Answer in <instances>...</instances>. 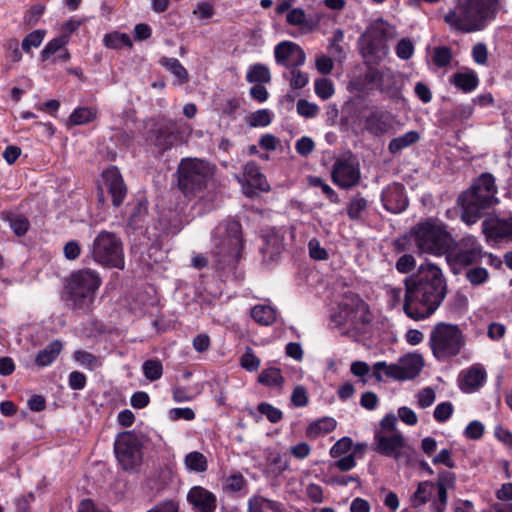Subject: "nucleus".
Here are the masks:
<instances>
[{
  "mask_svg": "<svg viewBox=\"0 0 512 512\" xmlns=\"http://www.w3.org/2000/svg\"><path fill=\"white\" fill-rule=\"evenodd\" d=\"M247 486V481L240 472H236L228 476L226 479L224 490L226 492H240Z\"/></svg>",
  "mask_w": 512,
  "mask_h": 512,
  "instance_id": "55",
  "label": "nucleus"
},
{
  "mask_svg": "<svg viewBox=\"0 0 512 512\" xmlns=\"http://www.w3.org/2000/svg\"><path fill=\"white\" fill-rule=\"evenodd\" d=\"M98 110L95 107L79 106L75 108L68 118V127L80 126L97 119Z\"/></svg>",
  "mask_w": 512,
  "mask_h": 512,
  "instance_id": "32",
  "label": "nucleus"
},
{
  "mask_svg": "<svg viewBox=\"0 0 512 512\" xmlns=\"http://www.w3.org/2000/svg\"><path fill=\"white\" fill-rule=\"evenodd\" d=\"M484 251L478 240L472 236L467 235L463 237L453 248H450V261L453 260L456 264L468 266L478 262L483 258Z\"/></svg>",
  "mask_w": 512,
  "mask_h": 512,
  "instance_id": "15",
  "label": "nucleus"
},
{
  "mask_svg": "<svg viewBox=\"0 0 512 512\" xmlns=\"http://www.w3.org/2000/svg\"><path fill=\"white\" fill-rule=\"evenodd\" d=\"M501 10V0H457L450 25L462 33L486 29Z\"/></svg>",
  "mask_w": 512,
  "mask_h": 512,
  "instance_id": "4",
  "label": "nucleus"
},
{
  "mask_svg": "<svg viewBox=\"0 0 512 512\" xmlns=\"http://www.w3.org/2000/svg\"><path fill=\"white\" fill-rule=\"evenodd\" d=\"M146 141L153 145L160 154L171 150L184 142L180 125L169 118L161 117L150 120L147 126Z\"/></svg>",
  "mask_w": 512,
  "mask_h": 512,
  "instance_id": "8",
  "label": "nucleus"
},
{
  "mask_svg": "<svg viewBox=\"0 0 512 512\" xmlns=\"http://www.w3.org/2000/svg\"><path fill=\"white\" fill-rule=\"evenodd\" d=\"M392 245L396 253L416 251L414 236L412 235V227L404 235L396 238Z\"/></svg>",
  "mask_w": 512,
  "mask_h": 512,
  "instance_id": "48",
  "label": "nucleus"
},
{
  "mask_svg": "<svg viewBox=\"0 0 512 512\" xmlns=\"http://www.w3.org/2000/svg\"><path fill=\"white\" fill-rule=\"evenodd\" d=\"M4 55L8 62L5 64V70H10L12 64L19 63L22 60L20 43L16 38H9L3 43Z\"/></svg>",
  "mask_w": 512,
  "mask_h": 512,
  "instance_id": "36",
  "label": "nucleus"
},
{
  "mask_svg": "<svg viewBox=\"0 0 512 512\" xmlns=\"http://www.w3.org/2000/svg\"><path fill=\"white\" fill-rule=\"evenodd\" d=\"M419 140V134L416 131H409L399 137L393 138L388 145L389 152L396 154L401 150L415 144Z\"/></svg>",
  "mask_w": 512,
  "mask_h": 512,
  "instance_id": "42",
  "label": "nucleus"
},
{
  "mask_svg": "<svg viewBox=\"0 0 512 512\" xmlns=\"http://www.w3.org/2000/svg\"><path fill=\"white\" fill-rule=\"evenodd\" d=\"M447 486L448 472L445 471L439 473L436 483L431 481L420 482L416 491L411 496L412 506L418 508L437 495L439 503L435 504V509L437 512H444L447 499Z\"/></svg>",
  "mask_w": 512,
  "mask_h": 512,
  "instance_id": "12",
  "label": "nucleus"
},
{
  "mask_svg": "<svg viewBox=\"0 0 512 512\" xmlns=\"http://www.w3.org/2000/svg\"><path fill=\"white\" fill-rule=\"evenodd\" d=\"M101 284L102 279L94 270L85 268L74 271L65 281L63 298L73 311L88 313Z\"/></svg>",
  "mask_w": 512,
  "mask_h": 512,
  "instance_id": "5",
  "label": "nucleus"
},
{
  "mask_svg": "<svg viewBox=\"0 0 512 512\" xmlns=\"http://www.w3.org/2000/svg\"><path fill=\"white\" fill-rule=\"evenodd\" d=\"M381 202L384 209L390 213L399 214L405 211L409 201L404 185L392 183L385 187L381 193Z\"/></svg>",
  "mask_w": 512,
  "mask_h": 512,
  "instance_id": "18",
  "label": "nucleus"
},
{
  "mask_svg": "<svg viewBox=\"0 0 512 512\" xmlns=\"http://www.w3.org/2000/svg\"><path fill=\"white\" fill-rule=\"evenodd\" d=\"M395 52L398 58L408 60L414 53L413 42L409 38H402L395 47Z\"/></svg>",
  "mask_w": 512,
  "mask_h": 512,
  "instance_id": "60",
  "label": "nucleus"
},
{
  "mask_svg": "<svg viewBox=\"0 0 512 512\" xmlns=\"http://www.w3.org/2000/svg\"><path fill=\"white\" fill-rule=\"evenodd\" d=\"M148 217V201L146 198L141 197L137 199L133 205L131 213L127 220V226L132 230L142 229Z\"/></svg>",
  "mask_w": 512,
  "mask_h": 512,
  "instance_id": "30",
  "label": "nucleus"
},
{
  "mask_svg": "<svg viewBox=\"0 0 512 512\" xmlns=\"http://www.w3.org/2000/svg\"><path fill=\"white\" fill-rule=\"evenodd\" d=\"M184 463L188 470L197 473L205 472L208 468L206 456L198 451L188 453L185 456Z\"/></svg>",
  "mask_w": 512,
  "mask_h": 512,
  "instance_id": "45",
  "label": "nucleus"
},
{
  "mask_svg": "<svg viewBox=\"0 0 512 512\" xmlns=\"http://www.w3.org/2000/svg\"><path fill=\"white\" fill-rule=\"evenodd\" d=\"M399 363L404 380L416 378L424 366L423 357L416 353L403 356Z\"/></svg>",
  "mask_w": 512,
  "mask_h": 512,
  "instance_id": "31",
  "label": "nucleus"
},
{
  "mask_svg": "<svg viewBox=\"0 0 512 512\" xmlns=\"http://www.w3.org/2000/svg\"><path fill=\"white\" fill-rule=\"evenodd\" d=\"M471 56L477 65L485 66L488 62V48L483 42H478L473 45Z\"/></svg>",
  "mask_w": 512,
  "mask_h": 512,
  "instance_id": "59",
  "label": "nucleus"
},
{
  "mask_svg": "<svg viewBox=\"0 0 512 512\" xmlns=\"http://www.w3.org/2000/svg\"><path fill=\"white\" fill-rule=\"evenodd\" d=\"M308 184L312 187L320 188L323 194L329 199L330 202L334 204L340 203L339 195L321 177L309 176Z\"/></svg>",
  "mask_w": 512,
  "mask_h": 512,
  "instance_id": "47",
  "label": "nucleus"
},
{
  "mask_svg": "<svg viewBox=\"0 0 512 512\" xmlns=\"http://www.w3.org/2000/svg\"><path fill=\"white\" fill-rule=\"evenodd\" d=\"M45 37L44 30H34L24 37L21 43L22 51L30 53L32 48H37L41 45Z\"/></svg>",
  "mask_w": 512,
  "mask_h": 512,
  "instance_id": "52",
  "label": "nucleus"
},
{
  "mask_svg": "<svg viewBox=\"0 0 512 512\" xmlns=\"http://www.w3.org/2000/svg\"><path fill=\"white\" fill-rule=\"evenodd\" d=\"M416 266V260L411 254L402 255L396 262V269L402 274L410 273Z\"/></svg>",
  "mask_w": 512,
  "mask_h": 512,
  "instance_id": "64",
  "label": "nucleus"
},
{
  "mask_svg": "<svg viewBox=\"0 0 512 512\" xmlns=\"http://www.w3.org/2000/svg\"><path fill=\"white\" fill-rule=\"evenodd\" d=\"M248 83L260 84L269 83L271 81V73L269 68L261 63L250 65L246 73Z\"/></svg>",
  "mask_w": 512,
  "mask_h": 512,
  "instance_id": "39",
  "label": "nucleus"
},
{
  "mask_svg": "<svg viewBox=\"0 0 512 512\" xmlns=\"http://www.w3.org/2000/svg\"><path fill=\"white\" fill-rule=\"evenodd\" d=\"M260 414L266 416L271 423H278L283 419V412L268 402H261L257 406Z\"/></svg>",
  "mask_w": 512,
  "mask_h": 512,
  "instance_id": "54",
  "label": "nucleus"
},
{
  "mask_svg": "<svg viewBox=\"0 0 512 512\" xmlns=\"http://www.w3.org/2000/svg\"><path fill=\"white\" fill-rule=\"evenodd\" d=\"M7 221L9 222L11 230L18 237L24 236L30 228L29 220L23 215L9 216Z\"/></svg>",
  "mask_w": 512,
  "mask_h": 512,
  "instance_id": "49",
  "label": "nucleus"
},
{
  "mask_svg": "<svg viewBox=\"0 0 512 512\" xmlns=\"http://www.w3.org/2000/svg\"><path fill=\"white\" fill-rule=\"evenodd\" d=\"M309 255L313 260L322 261L329 257L325 248L321 247L320 242L313 238L308 242Z\"/></svg>",
  "mask_w": 512,
  "mask_h": 512,
  "instance_id": "62",
  "label": "nucleus"
},
{
  "mask_svg": "<svg viewBox=\"0 0 512 512\" xmlns=\"http://www.w3.org/2000/svg\"><path fill=\"white\" fill-rule=\"evenodd\" d=\"M337 422L332 417H323L312 423L307 427L306 433L310 438H316L320 435H325L335 430Z\"/></svg>",
  "mask_w": 512,
  "mask_h": 512,
  "instance_id": "35",
  "label": "nucleus"
},
{
  "mask_svg": "<svg viewBox=\"0 0 512 512\" xmlns=\"http://www.w3.org/2000/svg\"><path fill=\"white\" fill-rule=\"evenodd\" d=\"M319 16L307 17L302 8H293L286 15V21L289 25L299 26L305 32H313L319 27Z\"/></svg>",
  "mask_w": 512,
  "mask_h": 512,
  "instance_id": "27",
  "label": "nucleus"
},
{
  "mask_svg": "<svg viewBox=\"0 0 512 512\" xmlns=\"http://www.w3.org/2000/svg\"><path fill=\"white\" fill-rule=\"evenodd\" d=\"M101 179L102 184L97 187V202L101 206L105 205L104 191H106L114 208L122 206L127 197L128 188L118 167L111 165L105 168L101 173Z\"/></svg>",
  "mask_w": 512,
  "mask_h": 512,
  "instance_id": "11",
  "label": "nucleus"
},
{
  "mask_svg": "<svg viewBox=\"0 0 512 512\" xmlns=\"http://www.w3.org/2000/svg\"><path fill=\"white\" fill-rule=\"evenodd\" d=\"M74 359L80 365L85 367L88 370H95L97 367L101 366V362L97 356L94 354L87 352L85 350H78L74 353Z\"/></svg>",
  "mask_w": 512,
  "mask_h": 512,
  "instance_id": "50",
  "label": "nucleus"
},
{
  "mask_svg": "<svg viewBox=\"0 0 512 512\" xmlns=\"http://www.w3.org/2000/svg\"><path fill=\"white\" fill-rule=\"evenodd\" d=\"M62 350V344L58 340L50 342L44 349L39 350L36 357L35 363L39 367H46L51 365L59 356Z\"/></svg>",
  "mask_w": 512,
  "mask_h": 512,
  "instance_id": "33",
  "label": "nucleus"
},
{
  "mask_svg": "<svg viewBox=\"0 0 512 512\" xmlns=\"http://www.w3.org/2000/svg\"><path fill=\"white\" fill-rule=\"evenodd\" d=\"M404 285L403 310L415 321L431 316L446 294L442 270L430 262L421 264L416 273L406 277Z\"/></svg>",
  "mask_w": 512,
  "mask_h": 512,
  "instance_id": "1",
  "label": "nucleus"
},
{
  "mask_svg": "<svg viewBox=\"0 0 512 512\" xmlns=\"http://www.w3.org/2000/svg\"><path fill=\"white\" fill-rule=\"evenodd\" d=\"M332 322L336 324V326L343 328L346 332H355L358 333L362 331L365 325H367L370 320L368 319L366 313L359 314V310L357 308L349 307L348 305H340L339 311L332 315Z\"/></svg>",
  "mask_w": 512,
  "mask_h": 512,
  "instance_id": "17",
  "label": "nucleus"
},
{
  "mask_svg": "<svg viewBox=\"0 0 512 512\" xmlns=\"http://www.w3.org/2000/svg\"><path fill=\"white\" fill-rule=\"evenodd\" d=\"M365 64L367 65V69L359 79L362 84V89L372 90L376 88L381 92H390V82L393 79L392 73L389 71H380L370 65V62Z\"/></svg>",
  "mask_w": 512,
  "mask_h": 512,
  "instance_id": "21",
  "label": "nucleus"
},
{
  "mask_svg": "<svg viewBox=\"0 0 512 512\" xmlns=\"http://www.w3.org/2000/svg\"><path fill=\"white\" fill-rule=\"evenodd\" d=\"M375 450L387 457H393L399 459L401 455V449L404 447V437L400 432H396L392 435L386 436L380 433L375 434Z\"/></svg>",
  "mask_w": 512,
  "mask_h": 512,
  "instance_id": "23",
  "label": "nucleus"
},
{
  "mask_svg": "<svg viewBox=\"0 0 512 512\" xmlns=\"http://www.w3.org/2000/svg\"><path fill=\"white\" fill-rule=\"evenodd\" d=\"M178 186L185 193L204 189L212 174L210 164L198 158L181 159L178 170Z\"/></svg>",
  "mask_w": 512,
  "mask_h": 512,
  "instance_id": "9",
  "label": "nucleus"
},
{
  "mask_svg": "<svg viewBox=\"0 0 512 512\" xmlns=\"http://www.w3.org/2000/svg\"><path fill=\"white\" fill-rule=\"evenodd\" d=\"M258 382L267 387L281 388L284 383V377L279 368L270 367L262 370L258 376Z\"/></svg>",
  "mask_w": 512,
  "mask_h": 512,
  "instance_id": "41",
  "label": "nucleus"
},
{
  "mask_svg": "<svg viewBox=\"0 0 512 512\" xmlns=\"http://www.w3.org/2000/svg\"><path fill=\"white\" fill-rule=\"evenodd\" d=\"M466 278L472 285H482L489 279V273L484 267H474L467 270Z\"/></svg>",
  "mask_w": 512,
  "mask_h": 512,
  "instance_id": "57",
  "label": "nucleus"
},
{
  "mask_svg": "<svg viewBox=\"0 0 512 512\" xmlns=\"http://www.w3.org/2000/svg\"><path fill=\"white\" fill-rule=\"evenodd\" d=\"M364 129L375 137L383 136L393 129V116L388 111L373 107L364 119Z\"/></svg>",
  "mask_w": 512,
  "mask_h": 512,
  "instance_id": "19",
  "label": "nucleus"
},
{
  "mask_svg": "<svg viewBox=\"0 0 512 512\" xmlns=\"http://www.w3.org/2000/svg\"><path fill=\"white\" fill-rule=\"evenodd\" d=\"M103 42L107 48L116 50L124 47L131 48L133 45L128 34L117 31L105 34Z\"/></svg>",
  "mask_w": 512,
  "mask_h": 512,
  "instance_id": "44",
  "label": "nucleus"
},
{
  "mask_svg": "<svg viewBox=\"0 0 512 512\" xmlns=\"http://www.w3.org/2000/svg\"><path fill=\"white\" fill-rule=\"evenodd\" d=\"M353 446V441L349 437L339 439L330 449V455L333 458H339L348 453Z\"/></svg>",
  "mask_w": 512,
  "mask_h": 512,
  "instance_id": "61",
  "label": "nucleus"
},
{
  "mask_svg": "<svg viewBox=\"0 0 512 512\" xmlns=\"http://www.w3.org/2000/svg\"><path fill=\"white\" fill-rule=\"evenodd\" d=\"M243 175L247 180V186L244 187L245 195L252 197L250 188L257 189L263 192H267L270 189V185L263 173H261L258 164L255 161H249L244 165Z\"/></svg>",
  "mask_w": 512,
  "mask_h": 512,
  "instance_id": "25",
  "label": "nucleus"
},
{
  "mask_svg": "<svg viewBox=\"0 0 512 512\" xmlns=\"http://www.w3.org/2000/svg\"><path fill=\"white\" fill-rule=\"evenodd\" d=\"M286 512L282 502L255 494L247 501V512Z\"/></svg>",
  "mask_w": 512,
  "mask_h": 512,
  "instance_id": "28",
  "label": "nucleus"
},
{
  "mask_svg": "<svg viewBox=\"0 0 512 512\" xmlns=\"http://www.w3.org/2000/svg\"><path fill=\"white\" fill-rule=\"evenodd\" d=\"M284 250V241L281 236L276 233L266 234L263 237V246L260 252L263 261L270 263L276 261Z\"/></svg>",
  "mask_w": 512,
  "mask_h": 512,
  "instance_id": "26",
  "label": "nucleus"
},
{
  "mask_svg": "<svg viewBox=\"0 0 512 512\" xmlns=\"http://www.w3.org/2000/svg\"><path fill=\"white\" fill-rule=\"evenodd\" d=\"M360 54L368 62H380L387 54L386 31L379 26H370L359 39Z\"/></svg>",
  "mask_w": 512,
  "mask_h": 512,
  "instance_id": "13",
  "label": "nucleus"
},
{
  "mask_svg": "<svg viewBox=\"0 0 512 512\" xmlns=\"http://www.w3.org/2000/svg\"><path fill=\"white\" fill-rule=\"evenodd\" d=\"M261 360L255 355L251 347H247L240 357V366L248 372H255L259 369Z\"/></svg>",
  "mask_w": 512,
  "mask_h": 512,
  "instance_id": "51",
  "label": "nucleus"
},
{
  "mask_svg": "<svg viewBox=\"0 0 512 512\" xmlns=\"http://www.w3.org/2000/svg\"><path fill=\"white\" fill-rule=\"evenodd\" d=\"M453 83L464 93H470L478 87L479 77L473 69L463 68L453 75Z\"/></svg>",
  "mask_w": 512,
  "mask_h": 512,
  "instance_id": "29",
  "label": "nucleus"
},
{
  "mask_svg": "<svg viewBox=\"0 0 512 512\" xmlns=\"http://www.w3.org/2000/svg\"><path fill=\"white\" fill-rule=\"evenodd\" d=\"M298 44L291 41H282L274 48V57L278 65L287 67L289 59L297 51Z\"/></svg>",
  "mask_w": 512,
  "mask_h": 512,
  "instance_id": "38",
  "label": "nucleus"
},
{
  "mask_svg": "<svg viewBox=\"0 0 512 512\" xmlns=\"http://www.w3.org/2000/svg\"><path fill=\"white\" fill-rule=\"evenodd\" d=\"M91 254L93 260L105 268L123 270L125 267L123 242L114 232H99L93 240Z\"/></svg>",
  "mask_w": 512,
  "mask_h": 512,
  "instance_id": "7",
  "label": "nucleus"
},
{
  "mask_svg": "<svg viewBox=\"0 0 512 512\" xmlns=\"http://www.w3.org/2000/svg\"><path fill=\"white\" fill-rule=\"evenodd\" d=\"M487 370L481 363H474L460 371L457 384L464 393H475L485 386Z\"/></svg>",
  "mask_w": 512,
  "mask_h": 512,
  "instance_id": "16",
  "label": "nucleus"
},
{
  "mask_svg": "<svg viewBox=\"0 0 512 512\" xmlns=\"http://www.w3.org/2000/svg\"><path fill=\"white\" fill-rule=\"evenodd\" d=\"M142 372L146 379L151 382L159 380L163 375L162 362L157 359H148L142 365Z\"/></svg>",
  "mask_w": 512,
  "mask_h": 512,
  "instance_id": "46",
  "label": "nucleus"
},
{
  "mask_svg": "<svg viewBox=\"0 0 512 512\" xmlns=\"http://www.w3.org/2000/svg\"><path fill=\"white\" fill-rule=\"evenodd\" d=\"M114 453L125 471L137 469L142 463V443L134 431L120 432L114 442Z\"/></svg>",
  "mask_w": 512,
  "mask_h": 512,
  "instance_id": "10",
  "label": "nucleus"
},
{
  "mask_svg": "<svg viewBox=\"0 0 512 512\" xmlns=\"http://www.w3.org/2000/svg\"><path fill=\"white\" fill-rule=\"evenodd\" d=\"M66 44V40L63 36L56 37L50 40L40 53L42 61H46L58 50H60Z\"/></svg>",
  "mask_w": 512,
  "mask_h": 512,
  "instance_id": "58",
  "label": "nucleus"
},
{
  "mask_svg": "<svg viewBox=\"0 0 512 512\" xmlns=\"http://www.w3.org/2000/svg\"><path fill=\"white\" fill-rule=\"evenodd\" d=\"M331 179L341 189L355 187L361 179L359 165L350 158H338L333 164Z\"/></svg>",
  "mask_w": 512,
  "mask_h": 512,
  "instance_id": "14",
  "label": "nucleus"
},
{
  "mask_svg": "<svg viewBox=\"0 0 512 512\" xmlns=\"http://www.w3.org/2000/svg\"><path fill=\"white\" fill-rule=\"evenodd\" d=\"M430 347L439 361H448V323L441 322L430 334Z\"/></svg>",
  "mask_w": 512,
  "mask_h": 512,
  "instance_id": "24",
  "label": "nucleus"
},
{
  "mask_svg": "<svg viewBox=\"0 0 512 512\" xmlns=\"http://www.w3.org/2000/svg\"><path fill=\"white\" fill-rule=\"evenodd\" d=\"M272 116L270 110L259 109L251 114L248 124L251 127H267L272 122Z\"/></svg>",
  "mask_w": 512,
  "mask_h": 512,
  "instance_id": "53",
  "label": "nucleus"
},
{
  "mask_svg": "<svg viewBox=\"0 0 512 512\" xmlns=\"http://www.w3.org/2000/svg\"><path fill=\"white\" fill-rule=\"evenodd\" d=\"M315 149V142L311 137L302 136L300 139L296 141L295 150L296 152L303 157L311 154Z\"/></svg>",
  "mask_w": 512,
  "mask_h": 512,
  "instance_id": "63",
  "label": "nucleus"
},
{
  "mask_svg": "<svg viewBox=\"0 0 512 512\" xmlns=\"http://www.w3.org/2000/svg\"><path fill=\"white\" fill-rule=\"evenodd\" d=\"M412 235L418 255H445L448 261V230L446 225L430 217L412 227Z\"/></svg>",
  "mask_w": 512,
  "mask_h": 512,
  "instance_id": "6",
  "label": "nucleus"
},
{
  "mask_svg": "<svg viewBox=\"0 0 512 512\" xmlns=\"http://www.w3.org/2000/svg\"><path fill=\"white\" fill-rule=\"evenodd\" d=\"M159 63L161 66L169 70L178 79L180 84H184L188 81V72L177 58L162 57L159 60Z\"/></svg>",
  "mask_w": 512,
  "mask_h": 512,
  "instance_id": "37",
  "label": "nucleus"
},
{
  "mask_svg": "<svg viewBox=\"0 0 512 512\" xmlns=\"http://www.w3.org/2000/svg\"><path fill=\"white\" fill-rule=\"evenodd\" d=\"M187 501L194 512H215L217 508L216 495L202 486H193L187 493Z\"/></svg>",
  "mask_w": 512,
  "mask_h": 512,
  "instance_id": "20",
  "label": "nucleus"
},
{
  "mask_svg": "<svg viewBox=\"0 0 512 512\" xmlns=\"http://www.w3.org/2000/svg\"><path fill=\"white\" fill-rule=\"evenodd\" d=\"M482 233L486 241L502 240L512 237V219H501L497 216H489L482 222Z\"/></svg>",
  "mask_w": 512,
  "mask_h": 512,
  "instance_id": "22",
  "label": "nucleus"
},
{
  "mask_svg": "<svg viewBox=\"0 0 512 512\" xmlns=\"http://www.w3.org/2000/svg\"><path fill=\"white\" fill-rule=\"evenodd\" d=\"M495 178L490 173H483L471 186L462 192L456 201V212L468 226L476 224L485 212L499 203Z\"/></svg>",
  "mask_w": 512,
  "mask_h": 512,
  "instance_id": "2",
  "label": "nucleus"
},
{
  "mask_svg": "<svg viewBox=\"0 0 512 512\" xmlns=\"http://www.w3.org/2000/svg\"><path fill=\"white\" fill-rule=\"evenodd\" d=\"M466 344V337L458 326L450 325V356L457 355L463 351V358L470 361L472 358L471 353L464 350Z\"/></svg>",
  "mask_w": 512,
  "mask_h": 512,
  "instance_id": "34",
  "label": "nucleus"
},
{
  "mask_svg": "<svg viewBox=\"0 0 512 512\" xmlns=\"http://www.w3.org/2000/svg\"><path fill=\"white\" fill-rule=\"evenodd\" d=\"M251 317L261 325H271L276 320V311L267 305H256L251 309Z\"/></svg>",
  "mask_w": 512,
  "mask_h": 512,
  "instance_id": "43",
  "label": "nucleus"
},
{
  "mask_svg": "<svg viewBox=\"0 0 512 512\" xmlns=\"http://www.w3.org/2000/svg\"><path fill=\"white\" fill-rule=\"evenodd\" d=\"M315 93L323 100L329 99L334 93V87L331 80L319 78L314 84Z\"/></svg>",
  "mask_w": 512,
  "mask_h": 512,
  "instance_id": "56",
  "label": "nucleus"
},
{
  "mask_svg": "<svg viewBox=\"0 0 512 512\" xmlns=\"http://www.w3.org/2000/svg\"><path fill=\"white\" fill-rule=\"evenodd\" d=\"M216 268L234 273L243 256L244 239L239 221L227 219L220 222L213 232Z\"/></svg>",
  "mask_w": 512,
  "mask_h": 512,
  "instance_id": "3",
  "label": "nucleus"
},
{
  "mask_svg": "<svg viewBox=\"0 0 512 512\" xmlns=\"http://www.w3.org/2000/svg\"><path fill=\"white\" fill-rule=\"evenodd\" d=\"M368 207V201L360 193L354 195L347 204V216L352 221L362 219V214Z\"/></svg>",
  "mask_w": 512,
  "mask_h": 512,
  "instance_id": "40",
  "label": "nucleus"
}]
</instances>
